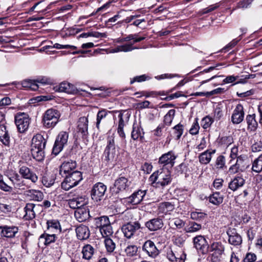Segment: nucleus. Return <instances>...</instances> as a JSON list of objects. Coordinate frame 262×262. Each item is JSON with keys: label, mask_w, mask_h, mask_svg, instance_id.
I'll return each mask as SVG.
<instances>
[{"label": "nucleus", "mask_w": 262, "mask_h": 262, "mask_svg": "<svg viewBox=\"0 0 262 262\" xmlns=\"http://www.w3.org/2000/svg\"><path fill=\"white\" fill-rule=\"evenodd\" d=\"M144 133L141 126L137 123H134L131 133L132 138L134 140L140 139V140L142 141L144 138Z\"/></svg>", "instance_id": "nucleus-23"}, {"label": "nucleus", "mask_w": 262, "mask_h": 262, "mask_svg": "<svg viewBox=\"0 0 262 262\" xmlns=\"http://www.w3.org/2000/svg\"><path fill=\"white\" fill-rule=\"evenodd\" d=\"M256 260V255L253 253H248L246 254L244 259V262H254Z\"/></svg>", "instance_id": "nucleus-61"}, {"label": "nucleus", "mask_w": 262, "mask_h": 262, "mask_svg": "<svg viewBox=\"0 0 262 262\" xmlns=\"http://www.w3.org/2000/svg\"><path fill=\"white\" fill-rule=\"evenodd\" d=\"M123 112L122 113V111H121L119 114L118 117L119 118V120L118 127H124L125 124L128 121L130 114L128 113L124 114L125 112V111H123Z\"/></svg>", "instance_id": "nucleus-36"}, {"label": "nucleus", "mask_w": 262, "mask_h": 262, "mask_svg": "<svg viewBox=\"0 0 262 262\" xmlns=\"http://www.w3.org/2000/svg\"><path fill=\"white\" fill-rule=\"evenodd\" d=\"M82 253L83 259L90 260L94 253V249L91 245L87 244L83 247Z\"/></svg>", "instance_id": "nucleus-31"}, {"label": "nucleus", "mask_w": 262, "mask_h": 262, "mask_svg": "<svg viewBox=\"0 0 262 262\" xmlns=\"http://www.w3.org/2000/svg\"><path fill=\"white\" fill-rule=\"evenodd\" d=\"M99 231L100 232L102 237L105 238L110 237L114 232L111 223L105 227H103V228L100 229Z\"/></svg>", "instance_id": "nucleus-40"}, {"label": "nucleus", "mask_w": 262, "mask_h": 262, "mask_svg": "<svg viewBox=\"0 0 262 262\" xmlns=\"http://www.w3.org/2000/svg\"><path fill=\"white\" fill-rule=\"evenodd\" d=\"M193 244L197 250L203 254L208 252L209 245L204 236L198 235L194 237Z\"/></svg>", "instance_id": "nucleus-12"}, {"label": "nucleus", "mask_w": 262, "mask_h": 262, "mask_svg": "<svg viewBox=\"0 0 262 262\" xmlns=\"http://www.w3.org/2000/svg\"><path fill=\"white\" fill-rule=\"evenodd\" d=\"M140 228H141V224L139 221L130 222L122 226V231L124 236L129 239Z\"/></svg>", "instance_id": "nucleus-9"}, {"label": "nucleus", "mask_w": 262, "mask_h": 262, "mask_svg": "<svg viewBox=\"0 0 262 262\" xmlns=\"http://www.w3.org/2000/svg\"><path fill=\"white\" fill-rule=\"evenodd\" d=\"M107 115V112L105 110L99 111L97 115L96 127L99 129V125L101 120L105 118Z\"/></svg>", "instance_id": "nucleus-52"}, {"label": "nucleus", "mask_w": 262, "mask_h": 262, "mask_svg": "<svg viewBox=\"0 0 262 262\" xmlns=\"http://www.w3.org/2000/svg\"><path fill=\"white\" fill-rule=\"evenodd\" d=\"M177 156L175 155L172 151H169L167 153L163 154L159 159V163L163 164L164 166L169 165L172 167L175 163V160Z\"/></svg>", "instance_id": "nucleus-14"}, {"label": "nucleus", "mask_w": 262, "mask_h": 262, "mask_svg": "<svg viewBox=\"0 0 262 262\" xmlns=\"http://www.w3.org/2000/svg\"><path fill=\"white\" fill-rule=\"evenodd\" d=\"M107 252L111 253L116 249V243L110 237L106 238L104 241Z\"/></svg>", "instance_id": "nucleus-38"}, {"label": "nucleus", "mask_w": 262, "mask_h": 262, "mask_svg": "<svg viewBox=\"0 0 262 262\" xmlns=\"http://www.w3.org/2000/svg\"><path fill=\"white\" fill-rule=\"evenodd\" d=\"M150 79V77L145 74L142 75L140 76H137L134 77L130 82V83L132 84L135 82H141Z\"/></svg>", "instance_id": "nucleus-56"}, {"label": "nucleus", "mask_w": 262, "mask_h": 262, "mask_svg": "<svg viewBox=\"0 0 262 262\" xmlns=\"http://www.w3.org/2000/svg\"><path fill=\"white\" fill-rule=\"evenodd\" d=\"M77 238L81 241L87 239L90 235V231L88 226L80 225L75 229Z\"/></svg>", "instance_id": "nucleus-21"}, {"label": "nucleus", "mask_w": 262, "mask_h": 262, "mask_svg": "<svg viewBox=\"0 0 262 262\" xmlns=\"http://www.w3.org/2000/svg\"><path fill=\"white\" fill-rule=\"evenodd\" d=\"M223 195L219 192H213L209 197V202L215 205H219L223 203Z\"/></svg>", "instance_id": "nucleus-32"}, {"label": "nucleus", "mask_w": 262, "mask_h": 262, "mask_svg": "<svg viewBox=\"0 0 262 262\" xmlns=\"http://www.w3.org/2000/svg\"><path fill=\"white\" fill-rule=\"evenodd\" d=\"M252 152H259L262 150V141H257L255 142L251 146Z\"/></svg>", "instance_id": "nucleus-57"}, {"label": "nucleus", "mask_w": 262, "mask_h": 262, "mask_svg": "<svg viewBox=\"0 0 262 262\" xmlns=\"http://www.w3.org/2000/svg\"><path fill=\"white\" fill-rule=\"evenodd\" d=\"M47 225L49 229L50 228L53 229L55 230L61 232V226L59 222L57 220H51L47 221Z\"/></svg>", "instance_id": "nucleus-44"}, {"label": "nucleus", "mask_w": 262, "mask_h": 262, "mask_svg": "<svg viewBox=\"0 0 262 262\" xmlns=\"http://www.w3.org/2000/svg\"><path fill=\"white\" fill-rule=\"evenodd\" d=\"M12 84L16 85L17 88H20L21 86L24 88L31 89L33 85V81L31 79H27L21 81V83L18 82H13Z\"/></svg>", "instance_id": "nucleus-45"}, {"label": "nucleus", "mask_w": 262, "mask_h": 262, "mask_svg": "<svg viewBox=\"0 0 262 262\" xmlns=\"http://www.w3.org/2000/svg\"><path fill=\"white\" fill-rule=\"evenodd\" d=\"M244 111L243 105L239 103L236 105L231 116V121L233 124H238L242 122L244 118Z\"/></svg>", "instance_id": "nucleus-16"}, {"label": "nucleus", "mask_w": 262, "mask_h": 262, "mask_svg": "<svg viewBox=\"0 0 262 262\" xmlns=\"http://www.w3.org/2000/svg\"><path fill=\"white\" fill-rule=\"evenodd\" d=\"M238 154V148L237 147L234 146L231 148V152L230 154V157L231 158V160L230 161V163H231L232 160H234L235 159H237Z\"/></svg>", "instance_id": "nucleus-64"}, {"label": "nucleus", "mask_w": 262, "mask_h": 262, "mask_svg": "<svg viewBox=\"0 0 262 262\" xmlns=\"http://www.w3.org/2000/svg\"><path fill=\"white\" fill-rule=\"evenodd\" d=\"M172 179L169 171H165L161 170L154 172L149 178V181L154 187L162 188L169 185Z\"/></svg>", "instance_id": "nucleus-1"}, {"label": "nucleus", "mask_w": 262, "mask_h": 262, "mask_svg": "<svg viewBox=\"0 0 262 262\" xmlns=\"http://www.w3.org/2000/svg\"><path fill=\"white\" fill-rule=\"evenodd\" d=\"M215 149L209 151L207 150L201 153L199 156V162L202 164L206 165L208 164L212 158V155L215 152Z\"/></svg>", "instance_id": "nucleus-25"}, {"label": "nucleus", "mask_w": 262, "mask_h": 262, "mask_svg": "<svg viewBox=\"0 0 262 262\" xmlns=\"http://www.w3.org/2000/svg\"><path fill=\"white\" fill-rule=\"evenodd\" d=\"M109 218L107 216H102L95 218V225L96 228L99 230L110 224Z\"/></svg>", "instance_id": "nucleus-28"}, {"label": "nucleus", "mask_w": 262, "mask_h": 262, "mask_svg": "<svg viewBox=\"0 0 262 262\" xmlns=\"http://www.w3.org/2000/svg\"><path fill=\"white\" fill-rule=\"evenodd\" d=\"M212 254L222 255L225 251V246L221 242H214L210 246Z\"/></svg>", "instance_id": "nucleus-29"}, {"label": "nucleus", "mask_w": 262, "mask_h": 262, "mask_svg": "<svg viewBox=\"0 0 262 262\" xmlns=\"http://www.w3.org/2000/svg\"><path fill=\"white\" fill-rule=\"evenodd\" d=\"M51 83L50 78L44 77L39 76L35 79H34V91L37 90L39 89L38 84L44 85L49 84Z\"/></svg>", "instance_id": "nucleus-34"}, {"label": "nucleus", "mask_w": 262, "mask_h": 262, "mask_svg": "<svg viewBox=\"0 0 262 262\" xmlns=\"http://www.w3.org/2000/svg\"><path fill=\"white\" fill-rule=\"evenodd\" d=\"M60 116L59 112L55 109L47 110L42 118L43 126L48 128L54 127L58 123Z\"/></svg>", "instance_id": "nucleus-4"}, {"label": "nucleus", "mask_w": 262, "mask_h": 262, "mask_svg": "<svg viewBox=\"0 0 262 262\" xmlns=\"http://www.w3.org/2000/svg\"><path fill=\"white\" fill-rule=\"evenodd\" d=\"M77 133L83 139L88 137V119L86 117H80L77 122Z\"/></svg>", "instance_id": "nucleus-13"}, {"label": "nucleus", "mask_w": 262, "mask_h": 262, "mask_svg": "<svg viewBox=\"0 0 262 262\" xmlns=\"http://www.w3.org/2000/svg\"><path fill=\"white\" fill-rule=\"evenodd\" d=\"M133 43L132 42L121 45L120 47L121 52H127L138 49L137 47H133Z\"/></svg>", "instance_id": "nucleus-58"}, {"label": "nucleus", "mask_w": 262, "mask_h": 262, "mask_svg": "<svg viewBox=\"0 0 262 262\" xmlns=\"http://www.w3.org/2000/svg\"><path fill=\"white\" fill-rule=\"evenodd\" d=\"M246 120L248 125V129L252 132L255 131L258 126V123L255 119V114L248 115Z\"/></svg>", "instance_id": "nucleus-27"}, {"label": "nucleus", "mask_w": 262, "mask_h": 262, "mask_svg": "<svg viewBox=\"0 0 262 262\" xmlns=\"http://www.w3.org/2000/svg\"><path fill=\"white\" fill-rule=\"evenodd\" d=\"M213 119L209 116L204 117L201 121V125L203 128L206 129L209 127L213 122Z\"/></svg>", "instance_id": "nucleus-51"}, {"label": "nucleus", "mask_w": 262, "mask_h": 262, "mask_svg": "<svg viewBox=\"0 0 262 262\" xmlns=\"http://www.w3.org/2000/svg\"><path fill=\"white\" fill-rule=\"evenodd\" d=\"M82 173L80 171H74L65 176L64 181L61 183V188L65 190L77 186L82 180Z\"/></svg>", "instance_id": "nucleus-3"}, {"label": "nucleus", "mask_w": 262, "mask_h": 262, "mask_svg": "<svg viewBox=\"0 0 262 262\" xmlns=\"http://www.w3.org/2000/svg\"><path fill=\"white\" fill-rule=\"evenodd\" d=\"M0 141L6 146H10L9 134L6 125L4 124L0 125Z\"/></svg>", "instance_id": "nucleus-22"}, {"label": "nucleus", "mask_w": 262, "mask_h": 262, "mask_svg": "<svg viewBox=\"0 0 262 262\" xmlns=\"http://www.w3.org/2000/svg\"><path fill=\"white\" fill-rule=\"evenodd\" d=\"M225 157L223 155L218 156L215 161V166L219 169H223L225 167Z\"/></svg>", "instance_id": "nucleus-50"}, {"label": "nucleus", "mask_w": 262, "mask_h": 262, "mask_svg": "<svg viewBox=\"0 0 262 262\" xmlns=\"http://www.w3.org/2000/svg\"><path fill=\"white\" fill-rule=\"evenodd\" d=\"M19 173L25 179H31L33 176L31 170L26 166L21 167L19 169Z\"/></svg>", "instance_id": "nucleus-47"}, {"label": "nucleus", "mask_w": 262, "mask_h": 262, "mask_svg": "<svg viewBox=\"0 0 262 262\" xmlns=\"http://www.w3.org/2000/svg\"><path fill=\"white\" fill-rule=\"evenodd\" d=\"M30 122L31 119L25 113L19 112L15 115V123L20 133H24L28 129Z\"/></svg>", "instance_id": "nucleus-6"}, {"label": "nucleus", "mask_w": 262, "mask_h": 262, "mask_svg": "<svg viewBox=\"0 0 262 262\" xmlns=\"http://www.w3.org/2000/svg\"><path fill=\"white\" fill-rule=\"evenodd\" d=\"M199 119L196 118L191 127L189 129V133L192 135H197L199 133L200 126L198 123Z\"/></svg>", "instance_id": "nucleus-54"}, {"label": "nucleus", "mask_w": 262, "mask_h": 262, "mask_svg": "<svg viewBox=\"0 0 262 262\" xmlns=\"http://www.w3.org/2000/svg\"><path fill=\"white\" fill-rule=\"evenodd\" d=\"M1 235L3 237L7 238L14 237L18 231L16 226H0Z\"/></svg>", "instance_id": "nucleus-20"}, {"label": "nucleus", "mask_w": 262, "mask_h": 262, "mask_svg": "<svg viewBox=\"0 0 262 262\" xmlns=\"http://www.w3.org/2000/svg\"><path fill=\"white\" fill-rule=\"evenodd\" d=\"M174 209V204L170 202H164L159 204L158 210L160 212L167 214L168 212L172 211Z\"/></svg>", "instance_id": "nucleus-30"}, {"label": "nucleus", "mask_w": 262, "mask_h": 262, "mask_svg": "<svg viewBox=\"0 0 262 262\" xmlns=\"http://www.w3.org/2000/svg\"><path fill=\"white\" fill-rule=\"evenodd\" d=\"M46 144V140L43 135L37 134L34 136V159L40 162L45 158L44 149Z\"/></svg>", "instance_id": "nucleus-2"}, {"label": "nucleus", "mask_w": 262, "mask_h": 262, "mask_svg": "<svg viewBox=\"0 0 262 262\" xmlns=\"http://www.w3.org/2000/svg\"><path fill=\"white\" fill-rule=\"evenodd\" d=\"M220 7V5L219 3H216L213 5H210L207 8L203 9L200 11V13L201 15L205 14L208 13H210L216 9H217Z\"/></svg>", "instance_id": "nucleus-53"}, {"label": "nucleus", "mask_w": 262, "mask_h": 262, "mask_svg": "<svg viewBox=\"0 0 262 262\" xmlns=\"http://www.w3.org/2000/svg\"><path fill=\"white\" fill-rule=\"evenodd\" d=\"M245 183V180L240 176L234 177L228 184V188L235 191L242 187Z\"/></svg>", "instance_id": "nucleus-24"}, {"label": "nucleus", "mask_w": 262, "mask_h": 262, "mask_svg": "<svg viewBox=\"0 0 262 262\" xmlns=\"http://www.w3.org/2000/svg\"><path fill=\"white\" fill-rule=\"evenodd\" d=\"M130 182L127 178L120 174L115 181L114 186L111 188L112 194L117 195L126 190L129 187Z\"/></svg>", "instance_id": "nucleus-7"}, {"label": "nucleus", "mask_w": 262, "mask_h": 262, "mask_svg": "<svg viewBox=\"0 0 262 262\" xmlns=\"http://www.w3.org/2000/svg\"><path fill=\"white\" fill-rule=\"evenodd\" d=\"M146 193V190H138L130 196L126 198L127 202L132 205H138L143 200Z\"/></svg>", "instance_id": "nucleus-18"}, {"label": "nucleus", "mask_w": 262, "mask_h": 262, "mask_svg": "<svg viewBox=\"0 0 262 262\" xmlns=\"http://www.w3.org/2000/svg\"><path fill=\"white\" fill-rule=\"evenodd\" d=\"M69 133L61 131L57 136L52 149V154L57 156L68 144Z\"/></svg>", "instance_id": "nucleus-5"}, {"label": "nucleus", "mask_w": 262, "mask_h": 262, "mask_svg": "<svg viewBox=\"0 0 262 262\" xmlns=\"http://www.w3.org/2000/svg\"><path fill=\"white\" fill-rule=\"evenodd\" d=\"M172 128L174 130L173 134L176 136V139L179 140L183 133L184 126L181 123H179L174 126Z\"/></svg>", "instance_id": "nucleus-48"}, {"label": "nucleus", "mask_w": 262, "mask_h": 262, "mask_svg": "<svg viewBox=\"0 0 262 262\" xmlns=\"http://www.w3.org/2000/svg\"><path fill=\"white\" fill-rule=\"evenodd\" d=\"M207 217V214L202 212L193 211L190 213V217L193 220L202 221Z\"/></svg>", "instance_id": "nucleus-49"}, {"label": "nucleus", "mask_w": 262, "mask_h": 262, "mask_svg": "<svg viewBox=\"0 0 262 262\" xmlns=\"http://www.w3.org/2000/svg\"><path fill=\"white\" fill-rule=\"evenodd\" d=\"M116 147L114 138L112 137L107 138V144L103 153L104 160L109 162L112 161L116 155Z\"/></svg>", "instance_id": "nucleus-10"}, {"label": "nucleus", "mask_w": 262, "mask_h": 262, "mask_svg": "<svg viewBox=\"0 0 262 262\" xmlns=\"http://www.w3.org/2000/svg\"><path fill=\"white\" fill-rule=\"evenodd\" d=\"M88 215L89 212L84 208H78L75 211V216L79 222L85 221Z\"/></svg>", "instance_id": "nucleus-33"}, {"label": "nucleus", "mask_w": 262, "mask_h": 262, "mask_svg": "<svg viewBox=\"0 0 262 262\" xmlns=\"http://www.w3.org/2000/svg\"><path fill=\"white\" fill-rule=\"evenodd\" d=\"M175 110H170L164 117V125H170L172 121L175 114Z\"/></svg>", "instance_id": "nucleus-43"}, {"label": "nucleus", "mask_w": 262, "mask_h": 262, "mask_svg": "<svg viewBox=\"0 0 262 262\" xmlns=\"http://www.w3.org/2000/svg\"><path fill=\"white\" fill-rule=\"evenodd\" d=\"M106 189V186L103 183L97 182L95 183L91 190L92 199L97 202L102 201L104 198Z\"/></svg>", "instance_id": "nucleus-8"}, {"label": "nucleus", "mask_w": 262, "mask_h": 262, "mask_svg": "<svg viewBox=\"0 0 262 262\" xmlns=\"http://www.w3.org/2000/svg\"><path fill=\"white\" fill-rule=\"evenodd\" d=\"M172 222L174 226L178 229H181L185 225V222L179 218L174 219L172 220Z\"/></svg>", "instance_id": "nucleus-62"}, {"label": "nucleus", "mask_w": 262, "mask_h": 262, "mask_svg": "<svg viewBox=\"0 0 262 262\" xmlns=\"http://www.w3.org/2000/svg\"><path fill=\"white\" fill-rule=\"evenodd\" d=\"M80 200H81V198H74L70 200L69 201L70 207L73 209H76V210L78 208H81L84 205V203L82 202Z\"/></svg>", "instance_id": "nucleus-41"}, {"label": "nucleus", "mask_w": 262, "mask_h": 262, "mask_svg": "<svg viewBox=\"0 0 262 262\" xmlns=\"http://www.w3.org/2000/svg\"><path fill=\"white\" fill-rule=\"evenodd\" d=\"M202 228V225L194 222H191L185 228L184 230L186 233H193L200 230Z\"/></svg>", "instance_id": "nucleus-35"}, {"label": "nucleus", "mask_w": 262, "mask_h": 262, "mask_svg": "<svg viewBox=\"0 0 262 262\" xmlns=\"http://www.w3.org/2000/svg\"><path fill=\"white\" fill-rule=\"evenodd\" d=\"M226 233L228 235V242L230 244L234 246H238L242 244V237L237 232L236 229L229 228L227 229Z\"/></svg>", "instance_id": "nucleus-15"}, {"label": "nucleus", "mask_w": 262, "mask_h": 262, "mask_svg": "<svg viewBox=\"0 0 262 262\" xmlns=\"http://www.w3.org/2000/svg\"><path fill=\"white\" fill-rule=\"evenodd\" d=\"M59 91L69 94L72 93L74 91L73 85L69 83L62 82L59 85Z\"/></svg>", "instance_id": "nucleus-42"}, {"label": "nucleus", "mask_w": 262, "mask_h": 262, "mask_svg": "<svg viewBox=\"0 0 262 262\" xmlns=\"http://www.w3.org/2000/svg\"><path fill=\"white\" fill-rule=\"evenodd\" d=\"M253 0H240L239 2L237 4V6L235 9L242 8H247L249 6L251 5Z\"/></svg>", "instance_id": "nucleus-55"}, {"label": "nucleus", "mask_w": 262, "mask_h": 262, "mask_svg": "<svg viewBox=\"0 0 262 262\" xmlns=\"http://www.w3.org/2000/svg\"><path fill=\"white\" fill-rule=\"evenodd\" d=\"M76 167L75 161L68 160L64 161L60 166L59 174L64 177L63 174L70 173Z\"/></svg>", "instance_id": "nucleus-19"}, {"label": "nucleus", "mask_w": 262, "mask_h": 262, "mask_svg": "<svg viewBox=\"0 0 262 262\" xmlns=\"http://www.w3.org/2000/svg\"><path fill=\"white\" fill-rule=\"evenodd\" d=\"M162 219L160 217H155L149 220L145 223V227L150 231H156L163 226Z\"/></svg>", "instance_id": "nucleus-17"}, {"label": "nucleus", "mask_w": 262, "mask_h": 262, "mask_svg": "<svg viewBox=\"0 0 262 262\" xmlns=\"http://www.w3.org/2000/svg\"><path fill=\"white\" fill-rule=\"evenodd\" d=\"M142 250L147 255L152 258H156L160 254V251L150 239L147 240L143 243Z\"/></svg>", "instance_id": "nucleus-11"}, {"label": "nucleus", "mask_w": 262, "mask_h": 262, "mask_svg": "<svg viewBox=\"0 0 262 262\" xmlns=\"http://www.w3.org/2000/svg\"><path fill=\"white\" fill-rule=\"evenodd\" d=\"M25 214L24 219L25 220H31L33 216V203H28L24 208Z\"/></svg>", "instance_id": "nucleus-39"}, {"label": "nucleus", "mask_w": 262, "mask_h": 262, "mask_svg": "<svg viewBox=\"0 0 262 262\" xmlns=\"http://www.w3.org/2000/svg\"><path fill=\"white\" fill-rule=\"evenodd\" d=\"M235 164L242 172L246 171L250 166L247 159L245 156L242 155L238 157Z\"/></svg>", "instance_id": "nucleus-26"}, {"label": "nucleus", "mask_w": 262, "mask_h": 262, "mask_svg": "<svg viewBox=\"0 0 262 262\" xmlns=\"http://www.w3.org/2000/svg\"><path fill=\"white\" fill-rule=\"evenodd\" d=\"M252 170L257 173L262 171V155H260L253 162Z\"/></svg>", "instance_id": "nucleus-37"}, {"label": "nucleus", "mask_w": 262, "mask_h": 262, "mask_svg": "<svg viewBox=\"0 0 262 262\" xmlns=\"http://www.w3.org/2000/svg\"><path fill=\"white\" fill-rule=\"evenodd\" d=\"M43 198L44 194L41 191L34 189V201H41Z\"/></svg>", "instance_id": "nucleus-60"}, {"label": "nucleus", "mask_w": 262, "mask_h": 262, "mask_svg": "<svg viewBox=\"0 0 262 262\" xmlns=\"http://www.w3.org/2000/svg\"><path fill=\"white\" fill-rule=\"evenodd\" d=\"M138 247L136 245H129L125 249V252L127 256L133 257L137 255Z\"/></svg>", "instance_id": "nucleus-46"}, {"label": "nucleus", "mask_w": 262, "mask_h": 262, "mask_svg": "<svg viewBox=\"0 0 262 262\" xmlns=\"http://www.w3.org/2000/svg\"><path fill=\"white\" fill-rule=\"evenodd\" d=\"M223 116V111L221 107H216L214 111V118L213 120L216 121L220 120Z\"/></svg>", "instance_id": "nucleus-59"}, {"label": "nucleus", "mask_w": 262, "mask_h": 262, "mask_svg": "<svg viewBox=\"0 0 262 262\" xmlns=\"http://www.w3.org/2000/svg\"><path fill=\"white\" fill-rule=\"evenodd\" d=\"M152 166L151 164L147 162L144 163L142 165V170L144 171V173L147 174L149 173L152 170Z\"/></svg>", "instance_id": "nucleus-63"}]
</instances>
